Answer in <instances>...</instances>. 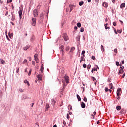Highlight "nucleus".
Segmentation results:
<instances>
[{
    "mask_svg": "<svg viewBox=\"0 0 127 127\" xmlns=\"http://www.w3.org/2000/svg\"><path fill=\"white\" fill-rule=\"evenodd\" d=\"M33 14L34 17H38V12L37 9H34L33 11Z\"/></svg>",
    "mask_w": 127,
    "mask_h": 127,
    "instance_id": "1",
    "label": "nucleus"
},
{
    "mask_svg": "<svg viewBox=\"0 0 127 127\" xmlns=\"http://www.w3.org/2000/svg\"><path fill=\"white\" fill-rule=\"evenodd\" d=\"M64 38L65 41L67 42L69 40V37H68V35L66 33L64 34Z\"/></svg>",
    "mask_w": 127,
    "mask_h": 127,
    "instance_id": "2",
    "label": "nucleus"
},
{
    "mask_svg": "<svg viewBox=\"0 0 127 127\" xmlns=\"http://www.w3.org/2000/svg\"><path fill=\"white\" fill-rule=\"evenodd\" d=\"M32 26H35L36 24V18H33L32 19Z\"/></svg>",
    "mask_w": 127,
    "mask_h": 127,
    "instance_id": "3",
    "label": "nucleus"
},
{
    "mask_svg": "<svg viewBox=\"0 0 127 127\" xmlns=\"http://www.w3.org/2000/svg\"><path fill=\"white\" fill-rule=\"evenodd\" d=\"M11 15H12V18H11L12 21H14L15 20V16L13 15V12H11Z\"/></svg>",
    "mask_w": 127,
    "mask_h": 127,
    "instance_id": "4",
    "label": "nucleus"
},
{
    "mask_svg": "<svg viewBox=\"0 0 127 127\" xmlns=\"http://www.w3.org/2000/svg\"><path fill=\"white\" fill-rule=\"evenodd\" d=\"M81 106L82 109H85V108H86V104L83 102H82L81 103Z\"/></svg>",
    "mask_w": 127,
    "mask_h": 127,
    "instance_id": "5",
    "label": "nucleus"
},
{
    "mask_svg": "<svg viewBox=\"0 0 127 127\" xmlns=\"http://www.w3.org/2000/svg\"><path fill=\"white\" fill-rule=\"evenodd\" d=\"M37 77L38 78L39 81H42V77L41 76V75L38 74L37 75Z\"/></svg>",
    "mask_w": 127,
    "mask_h": 127,
    "instance_id": "6",
    "label": "nucleus"
},
{
    "mask_svg": "<svg viewBox=\"0 0 127 127\" xmlns=\"http://www.w3.org/2000/svg\"><path fill=\"white\" fill-rule=\"evenodd\" d=\"M102 5L104 6V7L107 8V7H108V5H109V4H108L107 2H104L103 3Z\"/></svg>",
    "mask_w": 127,
    "mask_h": 127,
    "instance_id": "7",
    "label": "nucleus"
},
{
    "mask_svg": "<svg viewBox=\"0 0 127 127\" xmlns=\"http://www.w3.org/2000/svg\"><path fill=\"white\" fill-rule=\"evenodd\" d=\"M25 99H28V97L26 96V95L23 94L22 96V100H25Z\"/></svg>",
    "mask_w": 127,
    "mask_h": 127,
    "instance_id": "8",
    "label": "nucleus"
},
{
    "mask_svg": "<svg viewBox=\"0 0 127 127\" xmlns=\"http://www.w3.org/2000/svg\"><path fill=\"white\" fill-rule=\"evenodd\" d=\"M124 73V69H120L119 72L118 73V75H121V74H123Z\"/></svg>",
    "mask_w": 127,
    "mask_h": 127,
    "instance_id": "9",
    "label": "nucleus"
},
{
    "mask_svg": "<svg viewBox=\"0 0 127 127\" xmlns=\"http://www.w3.org/2000/svg\"><path fill=\"white\" fill-rule=\"evenodd\" d=\"M49 108H50L49 104L47 103L46 105L45 111H48V109H49Z\"/></svg>",
    "mask_w": 127,
    "mask_h": 127,
    "instance_id": "10",
    "label": "nucleus"
},
{
    "mask_svg": "<svg viewBox=\"0 0 127 127\" xmlns=\"http://www.w3.org/2000/svg\"><path fill=\"white\" fill-rule=\"evenodd\" d=\"M55 103H56V102L55 101V100H54V99H51V104L52 106H54V105H55Z\"/></svg>",
    "mask_w": 127,
    "mask_h": 127,
    "instance_id": "11",
    "label": "nucleus"
},
{
    "mask_svg": "<svg viewBox=\"0 0 127 127\" xmlns=\"http://www.w3.org/2000/svg\"><path fill=\"white\" fill-rule=\"evenodd\" d=\"M75 6L74 5H69V7L70 8V12H71L73 10V8Z\"/></svg>",
    "mask_w": 127,
    "mask_h": 127,
    "instance_id": "12",
    "label": "nucleus"
},
{
    "mask_svg": "<svg viewBox=\"0 0 127 127\" xmlns=\"http://www.w3.org/2000/svg\"><path fill=\"white\" fill-rule=\"evenodd\" d=\"M82 61H86V59H85L83 56L81 57L80 63H82Z\"/></svg>",
    "mask_w": 127,
    "mask_h": 127,
    "instance_id": "13",
    "label": "nucleus"
},
{
    "mask_svg": "<svg viewBox=\"0 0 127 127\" xmlns=\"http://www.w3.org/2000/svg\"><path fill=\"white\" fill-rule=\"evenodd\" d=\"M43 70H44V67H43V64H42L40 71L42 73V72H43Z\"/></svg>",
    "mask_w": 127,
    "mask_h": 127,
    "instance_id": "14",
    "label": "nucleus"
},
{
    "mask_svg": "<svg viewBox=\"0 0 127 127\" xmlns=\"http://www.w3.org/2000/svg\"><path fill=\"white\" fill-rule=\"evenodd\" d=\"M38 56V55L37 54H35L34 55V58H35V61H38V57H37Z\"/></svg>",
    "mask_w": 127,
    "mask_h": 127,
    "instance_id": "15",
    "label": "nucleus"
},
{
    "mask_svg": "<svg viewBox=\"0 0 127 127\" xmlns=\"http://www.w3.org/2000/svg\"><path fill=\"white\" fill-rule=\"evenodd\" d=\"M62 83H63V90H64V89H65L66 84L65 83V82H64V81H62Z\"/></svg>",
    "mask_w": 127,
    "mask_h": 127,
    "instance_id": "16",
    "label": "nucleus"
},
{
    "mask_svg": "<svg viewBox=\"0 0 127 127\" xmlns=\"http://www.w3.org/2000/svg\"><path fill=\"white\" fill-rule=\"evenodd\" d=\"M29 47H30V46L27 45L25 47H23L24 50H27L28 49Z\"/></svg>",
    "mask_w": 127,
    "mask_h": 127,
    "instance_id": "17",
    "label": "nucleus"
},
{
    "mask_svg": "<svg viewBox=\"0 0 127 127\" xmlns=\"http://www.w3.org/2000/svg\"><path fill=\"white\" fill-rule=\"evenodd\" d=\"M126 6V4L125 3H122L120 5V8H123V7H125Z\"/></svg>",
    "mask_w": 127,
    "mask_h": 127,
    "instance_id": "18",
    "label": "nucleus"
},
{
    "mask_svg": "<svg viewBox=\"0 0 127 127\" xmlns=\"http://www.w3.org/2000/svg\"><path fill=\"white\" fill-rule=\"evenodd\" d=\"M24 83H25V84H27L28 86H30V84H29V82H28V81H27V80H25L24 81Z\"/></svg>",
    "mask_w": 127,
    "mask_h": 127,
    "instance_id": "19",
    "label": "nucleus"
},
{
    "mask_svg": "<svg viewBox=\"0 0 127 127\" xmlns=\"http://www.w3.org/2000/svg\"><path fill=\"white\" fill-rule=\"evenodd\" d=\"M121 109H122V107L120 106H117L116 107V110H117V111H120Z\"/></svg>",
    "mask_w": 127,
    "mask_h": 127,
    "instance_id": "20",
    "label": "nucleus"
},
{
    "mask_svg": "<svg viewBox=\"0 0 127 127\" xmlns=\"http://www.w3.org/2000/svg\"><path fill=\"white\" fill-rule=\"evenodd\" d=\"M100 47H101V50H102V51L105 52V48H104V46L101 45Z\"/></svg>",
    "mask_w": 127,
    "mask_h": 127,
    "instance_id": "21",
    "label": "nucleus"
},
{
    "mask_svg": "<svg viewBox=\"0 0 127 127\" xmlns=\"http://www.w3.org/2000/svg\"><path fill=\"white\" fill-rule=\"evenodd\" d=\"M105 29H110V27H107L108 26V23H106L104 25Z\"/></svg>",
    "mask_w": 127,
    "mask_h": 127,
    "instance_id": "22",
    "label": "nucleus"
},
{
    "mask_svg": "<svg viewBox=\"0 0 127 127\" xmlns=\"http://www.w3.org/2000/svg\"><path fill=\"white\" fill-rule=\"evenodd\" d=\"M19 15H22V10L20 9L18 11Z\"/></svg>",
    "mask_w": 127,
    "mask_h": 127,
    "instance_id": "23",
    "label": "nucleus"
},
{
    "mask_svg": "<svg viewBox=\"0 0 127 127\" xmlns=\"http://www.w3.org/2000/svg\"><path fill=\"white\" fill-rule=\"evenodd\" d=\"M83 4H84V2L83 1H81L79 2V5L80 6H82V5H83Z\"/></svg>",
    "mask_w": 127,
    "mask_h": 127,
    "instance_id": "24",
    "label": "nucleus"
},
{
    "mask_svg": "<svg viewBox=\"0 0 127 127\" xmlns=\"http://www.w3.org/2000/svg\"><path fill=\"white\" fill-rule=\"evenodd\" d=\"M60 49H61V51L64 50V46H63V45L60 46Z\"/></svg>",
    "mask_w": 127,
    "mask_h": 127,
    "instance_id": "25",
    "label": "nucleus"
},
{
    "mask_svg": "<svg viewBox=\"0 0 127 127\" xmlns=\"http://www.w3.org/2000/svg\"><path fill=\"white\" fill-rule=\"evenodd\" d=\"M5 62L3 59L0 60V63L2 65L3 64L5 63Z\"/></svg>",
    "mask_w": 127,
    "mask_h": 127,
    "instance_id": "26",
    "label": "nucleus"
},
{
    "mask_svg": "<svg viewBox=\"0 0 127 127\" xmlns=\"http://www.w3.org/2000/svg\"><path fill=\"white\" fill-rule=\"evenodd\" d=\"M74 50H75V47H72L71 48V50H70V52H73Z\"/></svg>",
    "mask_w": 127,
    "mask_h": 127,
    "instance_id": "27",
    "label": "nucleus"
},
{
    "mask_svg": "<svg viewBox=\"0 0 127 127\" xmlns=\"http://www.w3.org/2000/svg\"><path fill=\"white\" fill-rule=\"evenodd\" d=\"M76 97H77L79 101H81V97H80V96L79 95L77 94L76 95Z\"/></svg>",
    "mask_w": 127,
    "mask_h": 127,
    "instance_id": "28",
    "label": "nucleus"
},
{
    "mask_svg": "<svg viewBox=\"0 0 127 127\" xmlns=\"http://www.w3.org/2000/svg\"><path fill=\"white\" fill-rule=\"evenodd\" d=\"M77 27H81V23H80V22L77 23Z\"/></svg>",
    "mask_w": 127,
    "mask_h": 127,
    "instance_id": "29",
    "label": "nucleus"
},
{
    "mask_svg": "<svg viewBox=\"0 0 127 127\" xmlns=\"http://www.w3.org/2000/svg\"><path fill=\"white\" fill-rule=\"evenodd\" d=\"M19 91L20 92V93H23V92H24V90L22 89V88H19Z\"/></svg>",
    "mask_w": 127,
    "mask_h": 127,
    "instance_id": "30",
    "label": "nucleus"
},
{
    "mask_svg": "<svg viewBox=\"0 0 127 127\" xmlns=\"http://www.w3.org/2000/svg\"><path fill=\"white\" fill-rule=\"evenodd\" d=\"M109 87H110V89H113V83H110L109 84Z\"/></svg>",
    "mask_w": 127,
    "mask_h": 127,
    "instance_id": "31",
    "label": "nucleus"
},
{
    "mask_svg": "<svg viewBox=\"0 0 127 127\" xmlns=\"http://www.w3.org/2000/svg\"><path fill=\"white\" fill-rule=\"evenodd\" d=\"M72 109H73V108L72 107V106H71V105L68 106V110L69 111H71V110H72Z\"/></svg>",
    "mask_w": 127,
    "mask_h": 127,
    "instance_id": "32",
    "label": "nucleus"
},
{
    "mask_svg": "<svg viewBox=\"0 0 127 127\" xmlns=\"http://www.w3.org/2000/svg\"><path fill=\"white\" fill-rule=\"evenodd\" d=\"M84 30H85V29L83 27L80 28V32H84Z\"/></svg>",
    "mask_w": 127,
    "mask_h": 127,
    "instance_id": "33",
    "label": "nucleus"
},
{
    "mask_svg": "<svg viewBox=\"0 0 127 127\" xmlns=\"http://www.w3.org/2000/svg\"><path fill=\"white\" fill-rule=\"evenodd\" d=\"M116 66H120V63H119V62H118V61H116Z\"/></svg>",
    "mask_w": 127,
    "mask_h": 127,
    "instance_id": "34",
    "label": "nucleus"
},
{
    "mask_svg": "<svg viewBox=\"0 0 127 127\" xmlns=\"http://www.w3.org/2000/svg\"><path fill=\"white\" fill-rule=\"evenodd\" d=\"M76 40H77V41H80V36H77V37H76Z\"/></svg>",
    "mask_w": 127,
    "mask_h": 127,
    "instance_id": "35",
    "label": "nucleus"
},
{
    "mask_svg": "<svg viewBox=\"0 0 127 127\" xmlns=\"http://www.w3.org/2000/svg\"><path fill=\"white\" fill-rule=\"evenodd\" d=\"M121 89L120 88H118L117 89V93H120V92H121Z\"/></svg>",
    "mask_w": 127,
    "mask_h": 127,
    "instance_id": "36",
    "label": "nucleus"
},
{
    "mask_svg": "<svg viewBox=\"0 0 127 127\" xmlns=\"http://www.w3.org/2000/svg\"><path fill=\"white\" fill-rule=\"evenodd\" d=\"M40 18H43V13H41L40 15Z\"/></svg>",
    "mask_w": 127,
    "mask_h": 127,
    "instance_id": "37",
    "label": "nucleus"
},
{
    "mask_svg": "<svg viewBox=\"0 0 127 127\" xmlns=\"http://www.w3.org/2000/svg\"><path fill=\"white\" fill-rule=\"evenodd\" d=\"M10 2H12V0H7V3H10Z\"/></svg>",
    "mask_w": 127,
    "mask_h": 127,
    "instance_id": "38",
    "label": "nucleus"
},
{
    "mask_svg": "<svg viewBox=\"0 0 127 127\" xmlns=\"http://www.w3.org/2000/svg\"><path fill=\"white\" fill-rule=\"evenodd\" d=\"M63 123L64 125V126H66V125H67V123H66V121H65V120H63Z\"/></svg>",
    "mask_w": 127,
    "mask_h": 127,
    "instance_id": "39",
    "label": "nucleus"
},
{
    "mask_svg": "<svg viewBox=\"0 0 127 127\" xmlns=\"http://www.w3.org/2000/svg\"><path fill=\"white\" fill-rule=\"evenodd\" d=\"M87 69H91V64H88L87 66Z\"/></svg>",
    "mask_w": 127,
    "mask_h": 127,
    "instance_id": "40",
    "label": "nucleus"
},
{
    "mask_svg": "<svg viewBox=\"0 0 127 127\" xmlns=\"http://www.w3.org/2000/svg\"><path fill=\"white\" fill-rule=\"evenodd\" d=\"M64 79H65V80H69V77H68V76H65Z\"/></svg>",
    "mask_w": 127,
    "mask_h": 127,
    "instance_id": "41",
    "label": "nucleus"
},
{
    "mask_svg": "<svg viewBox=\"0 0 127 127\" xmlns=\"http://www.w3.org/2000/svg\"><path fill=\"white\" fill-rule=\"evenodd\" d=\"M114 52H115V53H118V50L117 49V48L114 49Z\"/></svg>",
    "mask_w": 127,
    "mask_h": 127,
    "instance_id": "42",
    "label": "nucleus"
},
{
    "mask_svg": "<svg viewBox=\"0 0 127 127\" xmlns=\"http://www.w3.org/2000/svg\"><path fill=\"white\" fill-rule=\"evenodd\" d=\"M91 59H93V60H96V58L94 56H92Z\"/></svg>",
    "mask_w": 127,
    "mask_h": 127,
    "instance_id": "43",
    "label": "nucleus"
},
{
    "mask_svg": "<svg viewBox=\"0 0 127 127\" xmlns=\"http://www.w3.org/2000/svg\"><path fill=\"white\" fill-rule=\"evenodd\" d=\"M32 65L35 66V61H32Z\"/></svg>",
    "mask_w": 127,
    "mask_h": 127,
    "instance_id": "44",
    "label": "nucleus"
},
{
    "mask_svg": "<svg viewBox=\"0 0 127 127\" xmlns=\"http://www.w3.org/2000/svg\"><path fill=\"white\" fill-rule=\"evenodd\" d=\"M113 25L114 26H116V25H117V22H113Z\"/></svg>",
    "mask_w": 127,
    "mask_h": 127,
    "instance_id": "45",
    "label": "nucleus"
},
{
    "mask_svg": "<svg viewBox=\"0 0 127 127\" xmlns=\"http://www.w3.org/2000/svg\"><path fill=\"white\" fill-rule=\"evenodd\" d=\"M34 40V36H32L31 38V41H33Z\"/></svg>",
    "mask_w": 127,
    "mask_h": 127,
    "instance_id": "46",
    "label": "nucleus"
},
{
    "mask_svg": "<svg viewBox=\"0 0 127 127\" xmlns=\"http://www.w3.org/2000/svg\"><path fill=\"white\" fill-rule=\"evenodd\" d=\"M69 49H70V47H66V51H69Z\"/></svg>",
    "mask_w": 127,
    "mask_h": 127,
    "instance_id": "47",
    "label": "nucleus"
},
{
    "mask_svg": "<svg viewBox=\"0 0 127 127\" xmlns=\"http://www.w3.org/2000/svg\"><path fill=\"white\" fill-rule=\"evenodd\" d=\"M62 52V56H64V50L63 51H61Z\"/></svg>",
    "mask_w": 127,
    "mask_h": 127,
    "instance_id": "48",
    "label": "nucleus"
},
{
    "mask_svg": "<svg viewBox=\"0 0 127 127\" xmlns=\"http://www.w3.org/2000/svg\"><path fill=\"white\" fill-rule=\"evenodd\" d=\"M117 32L118 33H122V30H117Z\"/></svg>",
    "mask_w": 127,
    "mask_h": 127,
    "instance_id": "49",
    "label": "nucleus"
},
{
    "mask_svg": "<svg viewBox=\"0 0 127 127\" xmlns=\"http://www.w3.org/2000/svg\"><path fill=\"white\" fill-rule=\"evenodd\" d=\"M86 53V51H82L81 54L82 55H83V54H85Z\"/></svg>",
    "mask_w": 127,
    "mask_h": 127,
    "instance_id": "50",
    "label": "nucleus"
},
{
    "mask_svg": "<svg viewBox=\"0 0 127 127\" xmlns=\"http://www.w3.org/2000/svg\"><path fill=\"white\" fill-rule=\"evenodd\" d=\"M31 72H32V70H31V69H30L29 73H28V75L29 76H30V75H31Z\"/></svg>",
    "mask_w": 127,
    "mask_h": 127,
    "instance_id": "51",
    "label": "nucleus"
},
{
    "mask_svg": "<svg viewBox=\"0 0 127 127\" xmlns=\"http://www.w3.org/2000/svg\"><path fill=\"white\" fill-rule=\"evenodd\" d=\"M83 68H87V64H84L83 65Z\"/></svg>",
    "mask_w": 127,
    "mask_h": 127,
    "instance_id": "52",
    "label": "nucleus"
},
{
    "mask_svg": "<svg viewBox=\"0 0 127 127\" xmlns=\"http://www.w3.org/2000/svg\"><path fill=\"white\" fill-rule=\"evenodd\" d=\"M19 68H17V70L16 71V73H19Z\"/></svg>",
    "mask_w": 127,
    "mask_h": 127,
    "instance_id": "53",
    "label": "nucleus"
},
{
    "mask_svg": "<svg viewBox=\"0 0 127 127\" xmlns=\"http://www.w3.org/2000/svg\"><path fill=\"white\" fill-rule=\"evenodd\" d=\"M93 71H97V69H96V68L92 69V70H91L92 73H93Z\"/></svg>",
    "mask_w": 127,
    "mask_h": 127,
    "instance_id": "54",
    "label": "nucleus"
},
{
    "mask_svg": "<svg viewBox=\"0 0 127 127\" xmlns=\"http://www.w3.org/2000/svg\"><path fill=\"white\" fill-rule=\"evenodd\" d=\"M108 90H109V89H108V87H105V92H108Z\"/></svg>",
    "mask_w": 127,
    "mask_h": 127,
    "instance_id": "55",
    "label": "nucleus"
},
{
    "mask_svg": "<svg viewBox=\"0 0 127 127\" xmlns=\"http://www.w3.org/2000/svg\"><path fill=\"white\" fill-rule=\"evenodd\" d=\"M114 32H115V34H118V32H117V31L116 30L115 28H114Z\"/></svg>",
    "mask_w": 127,
    "mask_h": 127,
    "instance_id": "56",
    "label": "nucleus"
},
{
    "mask_svg": "<svg viewBox=\"0 0 127 127\" xmlns=\"http://www.w3.org/2000/svg\"><path fill=\"white\" fill-rule=\"evenodd\" d=\"M83 101H84V102H87V98L84 97Z\"/></svg>",
    "mask_w": 127,
    "mask_h": 127,
    "instance_id": "57",
    "label": "nucleus"
},
{
    "mask_svg": "<svg viewBox=\"0 0 127 127\" xmlns=\"http://www.w3.org/2000/svg\"><path fill=\"white\" fill-rule=\"evenodd\" d=\"M120 66H120V69H122V70H124V66H122V65L121 64H120Z\"/></svg>",
    "mask_w": 127,
    "mask_h": 127,
    "instance_id": "58",
    "label": "nucleus"
},
{
    "mask_svg": "<svg viewBox=\"0 0 127 127\" xmlns=\"http://www.w3.org/2000/svg\"><path fill=\"white\" fill-rule=\"evenodd\" d=\"M70 118V115L69 114H67V119H69Z\"/></svg>",
    "mask_w": 127,
    "mask_h": 127,
    "instance_id": "59",
    "label": "nucleus"
},
{
    "mask_svg": "<svg viewBox=\"0 0 127 127\" xmlns=\"http://www.w3.org/2000/svg\"><path fill=\"white\" fill-rule=\"evenodd\" d=\"M6 37L7 40H8L9 41L10 40V39H9V38H8V36L6 35Z\"/></svg>",
    "mask_w": 127,
    "mask_h": 127,
    "instance_id": "60",
    "label": "nucleus"
},
{
    "mask_svg": "<svg viewBox=\"0 0 127 127\" xmlns=\"http://www.w3.org/2000/svg\"><path fill=\"white\" fill-rule=\"evenodd\" d=\"M74 29L75 30H77V29H78V27L75 26L74 28Z\"/></svg>",
    "mask_w": 127,
    "mask_h": 127,
    "instance_id": "61",
    "label": "nucleus"
},
{
    "mask_svg": "<svg viewBox=\"0 0 127 127\" xmlns=\"http://www.w3.org/2000/svg\"><path fill=\"white\" fill-rule=\"evenodd\" d=\"M26 62H27V60L25 59L23 61V63H26Z\"/></svg>",
    "mask_w": 127,
    "mask_h": 127,
    "instance_id": "62",
    "label": "nucleus"
},
{
    "mask_svg": "<svg viewBox=\"0 0 127 127\" xmlns=\"http://www.w3.org/2000/svg\"><path fill=\"white\" fill-rule=\"evenodd\" d=\"M95 67H96V68H95V69H98V70H99V66H98V65H95Z\"/></svg>",
    "mask_w": 127,
    "mask_h": 127,
    "instance_id": "63",
    "label": "nucleus"
},
{
    "mask_svg": "<svg viewBox=\"0 0 127 127\" xmlns=\"http://www.w3.org/2000/svg\"><path fill=\"white\" fill-rule=\"evenodd\" d=\"M28 58H29V61H31V57H29Z\"/></svg>",
    "mask_w": 127,
    "mask_h": 127,
    "instance_id": "64",
    "label": "nucleus"
}]
</instances>
